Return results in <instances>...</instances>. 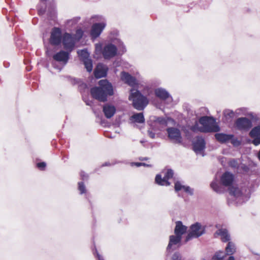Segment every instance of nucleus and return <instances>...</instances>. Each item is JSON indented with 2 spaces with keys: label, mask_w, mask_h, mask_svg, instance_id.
Segmentation results:
<instances>
[{
  "label": "nucleus",
  "mask_w": 260,
  "mask_h": 260,
  "mask_svg": "<svg viewBox=\"0 0 260 260\" xmlns=\"http://www.w3.org/2000/svg\"><path fill=\"white\" fill-rule=\"evenodd\" d=\"M228 260H235V257L232 255H230Z\"/></svg>",
  "instance_id": "53"
},
{
  "label": "nucleus",
  "mask_w": 260,
  "mask_h": 260,
  "mask_svg": "<svg viewBox=\"0 0 260 260\" xmlns=\"http://www.w3.org/2000/svg\"><path fill=\"white\" fill-rule=\"evenodd\" d=\"M70 53V52L67 50V51L60 50L54 54L52 56L53 59L55 61L60 63L61 66H57L55 63H53L52 64L53 67L58 70L59 72L61 71L63 67H64L69 61Z\"/></svg>",
  "instance_id": "5"
},
{
  "label": "nucleus",
  "mask_w": 260,
  "mask_h": 260,
  "mask_svg": "<svg viewBox=\"0 0 260 260\" xmlns=\"http://www.w3.org/2000/svg\"><path fill=\"white\" fill-rule=\"evenodd\" d=\"M131 120H134L136 123H143L145 122V118L143 113H137L134 114L130 118Z\"/></svg>",
  "instance_id": "25"
},
{
  "label": "nucleus",
  "mask_w": 260,
  "mask_h": 260,
  "mask_svg": "<svg viewBox=\"0 0 260 260\" xmlns=\"http://www.w3.org/2000/svg\"><path fill=\"white\" fill-rule=\"evenodd\" d=\"M210 186L212 189L217 193L221 194L224 192V189L221 185L218 184L216 179H215L211 182Z\"/></svg>",
  "instance_id": "22"
},
{
  "label": "nucleus",
  "mask_w": 260,
  "mask_h": 260,
  "mask_svg": "<svg viewBox=\"0 0 260 260\" xmlns=\"http://www.w3.org/2000/svg\"><path fill=\"white\" fill-rule=\"evenodd\" d=\"M84 64L85 68L88 72H91L93 69L92 60L91 59L89 58L82 61Z\"/></svg>",
  "instance_id": "28"
},
{
  "label": "nucleus",
  "mask_w": 260,
  "mask_h": 260,
  "mask_svg": "<svg viewBox=\"0 0 260 260\" xmlns=\"http://www.w3.org/2000/svg\"><path fill=\"white\" fill-rule=\"evenodd\" d=\"M117 47L112 43H109L104 47L102 54L106 59H109L115 56L117 54Z\"/></svg>",
  "instance_id": "8"
},
{
  "label": "nucleus",
  "mask_w": 260,
  "mask_h": 260,
  "mask_svg": "<svg viewBox=\"0 0 260 260\" xmlns=\"http://www.w3.org/2000/svg\"><path fill=\"white\" fill-rule=\"evenodd\" d=\"M226 254L223 251H219L216 252L213 256L212 260H223L226 257Z\"/></svg>",
  "instance_id": "30"
},
{
  "label": "nucleus",
  "mask_w": 260,
  "mask_h": 260,
  "mask_svg": "<svg viewBox=\"0 0 260 260\" xmlns=\"http://www.w3.org/2000/svg\"><path fill=\"white\" fill-rule=\"evenodd\" d=\"M169 179H165L163 183H162V184L161 185H165V186H169L170 185V182L169 181Z\"/></svg>",
  "instance_id": "48"
},
{
  "label": "nucleus",
  "mask_w": 260,
  "mask_h": 260,
  "mask_svg": "<svg viewBox=\"0 0 260 260\" xmlns=\"http://www.w3.org/2000/svg\"><path fill=\"white\" fill-rule=\"evenodd\" d=\"M98 85L91 88L90 92L91 96L99 102H107L108 97L114 94L112 84L107 79H104L99 81Z\"/></svg>",
  "instance_id": "1"
},
{
  "label": "nucleus",
  "mask_w": 260,
  "mask_h": 260,
  "mask_svg": "<svg viewBox=\"0 0 260 260\" xmlns=\"http://www.w3.org/2000/svg\"><path fill=\"white\" fill-rule=\"evenodd\" d=\"M236 128L239 131H248L252 126L251 121L247 117H240L235 122Z\"/></svg>",
  "instance_id": "10"
},
{
  "label": "nucleus",
  "mask_w": 260,
  "mask_h": 260,
  "mask_svg": "<svg viewBox=\"0 0 260 260\" xmlns=\"http://www.w3.org/2000/svg\"><path fill=\"white\" fill-rule=\"evenodd\" d=\"M206 228L197 222L190 226V232L186 237L185 241L187 242L193 238H199L205 233Z\"/></svg>",
  "instance_id": "6"
},
{
  "label": "nucleus",
  "mask_w": 260,
  "mask_h": 260,
  "mask_svg": "<svg viewBox=\"0 0 260 260\" xmlns=\"http://www.w3.org/2000/svg\"><path fill=\"white\" fill-rule=\"evenodd\" d=\"M165 179V178L164 177L162 178L161 177V175L157 174L155 176V181L156 183H157L158 185H161L162 184V183H163Z\"/></svg>",
  "instance_id": "36"
},
{
  "label": "nucleus",
  "mask_w": 260,
  "mask_h": 260,
  "mask_svg": "<svg viewBox=\"0 0 260 260\" xmlns=\"http://www.w3.org/2000/svg\"><path fill=\"white\" fill-rule=\"evenodd\" d=\"M78 189L80 191V193L81 194L86 192V187L83 182H78Z\"/></svg>",
  "instance_id": "33"
},
{
  "label": "nucleus",
  "mask_w": 260,
  "mask_h": 260,
  "mask_svg": "<svg viewBox=\"0 0 260 260\" xmlns=\"http://www.w3.org/2000/svg\"><path fill=\"white\" fill-rule=\"evenodd\" d=\"M99 47L100 49H102V46H101V45H100L99 46L98 44H96V46H95V47H96V50H98V49Z\"/></svg>",
  "instance_id": "54"
},
{
  "label": "nucleus",
  "mask_w": 260,
  "mask_h": 260,
  "mask_svg": "<svg viewBox=\"0 0 260 260\" xmlns=\"http://www.w3.org/2000/svg\"><path fill=\"white\" fill-rule=\"evenodd\" d=\"M250 137L260 136V124L253 127L249 132Z\"/></svg>",
  "instance_id": "29"
},
{
  "label": "nucleus",
  "mask_w": 260,
  "mask_h": 260,
  "mask_svg": "<svg viewBox=\"0 0 260 260\" xmlns=\"http://www.w3.org/2000/svg\"><path fill=\"white\" fill-rule=\"evenodd\" d=\"M121 79L125 83L131 87H134L138 85L136 78L127 72H122L121 73Z\"/></svg>",
  "instance_id": "13"
},
{
  "label": "nucleus",
  "mask_w": 260,
  "mask_h": 260,
  "mask_svg": "<svg viewBox=\"0 0 260 260\" xmlns=\"http://www.w3.org/2000/svg\"><path fill=\"white\" fill-rule=\"evenodd\" d=\"M80 176L83 180H86L88 178V175L84 171H81L80 173Z\"/></svg>",
  "instance_id": "46"
},
{
  "label": "nucleus",
  "mask_w": 260,
  "mask_h": 260,
  "mask_svg": "<svg viewBox=\"0 0 260 260\" xmlns=\"http://www.w3.org/2000/svg\"><path fill=\"white\" fill-rule=\"evenodd\" d=\"M84 32L81 28H79L76 30L75 35H73L76 41H79L82 38Z\"/></svg>",
  "instance_id": "31"
},
{
  "label": "nucleus",
  "mask_w": 260,
  "mask_h": 260,
  "mask_svg": "<svg viewBox=\"0 0 260 260\" xmlns=\"http://www.w3.org/2000/svg\"><path fill=\"white\" fill-rule=\"evenodd\" d=\"M229 165L232 168L238 169L239 168V164L237 160L234 158L230 160Z\"/></svg>",
  "instance_id": "32"
},
{
  "label": "nucleus",
  "mask_w": 260,
  "mask_h": 260,
  "mask_svg": "<svg viewBox=\"0 0 260 260\" xmlns=\"http://www.w3.org/2000/svg\"><path fill=\"white\" fill-rule=\"evenodd\" d=\"M239 168L242 171L245 173H247L249 171V167L244 164H241L240 166H239Z\"/></svg>",
  "instance_id": "44"
},
{
  "label": "nucleus",
  "mask_w": 260,
  "mask_h": 260,
  "mask_svg": "<svg viewBox=\"0 0 260 260\" xmlns=\"http://www.w3.org/2000/svg\"><path fill=\"white\" fill-rule=\"evenodd\" d=\"M71 82L73 85L78 84L79 90L81 88H86L87 85L85 83L82 82L80 79L78 78H72Z\"/></svg>",
  "instance_id": "27"
},
{
  "label": "nucleus",
  "mask_w": 260,
  "mask_h": 260,
  "mask_svg": "<svg viewBox=\"0 0 260 260\" xmlns=\"http://www.w3.org/2000/svg\"><path fill=\"white\" fill-rule=\"evenodd\" d=\"M182 237L178 235H171L169 237V242L167 247V251L169 252L172 248L173 246H180Z\"/></svg>",
  "instance_id": "16"
},
{
  "label": "nucleus",
  "mask_w": 260,
  "mask_h": 260,
  "mask_svg": "<svg viewBox=\"0 0 260 260\" xmlns=\"http://www.w3.org/2000/svg\"><path fill=\"white\" fill-rule=\"evenodd\" d=\"M149 158L147 157H139V159L141 161H143V160H148Z\"/></svg>",
  "instance_id": "50"
},
{
  "label": "nucleus",
  "mask_w": 260,
  "mask_h": 260,
  "mask_svg": "<svg viewBox=\"0 0 260 260\" xmlns=\"http://www.w3.org/2000/svg\"><path fill=\"white\" fill-rule=\"evenodd\" d=\"M131 166H136L137 167H140L141 166H145L147 167H151L152 166L151 165L147 164L144 162H133L131 163Z\"/></svg>",
  "instance_id": "35"
},
{
  "label": "nucleus",
  "mask_w": 260,
  "mask_h": 260,
  "mask_svg": "<svg viewBox=\"0 0 260 260\" xmlns=\"http://www.w3.org/2000/svg\"><path fill=\"white\" fill-rule=\"evenodd\" d=\"M174 175V171L171 169H167L166 172L165 174L164 177L165 179H170L173 177Z\"/></svg>",
  "instance_id": "34"
},
{
  "label": "nucleus",
  "mask_w": 260,
  "mask_h": 260,
  "mask_svg": "<svg viewBox=\"0 0 260 260\" xmlns=\"http://www.w3.org/2000/svg\"><path fill=\"white\" fill-rule=\"evenodd\" d=\"M106 26L104 22L95 23L91 26L90 35L91 39H95L98 38Z\"/></svg>",
  "instance_id": "12"
},
{
  "label": "nucleus",
  "mask_w": 260,
  "mask_h": 260,
  "mask_svg": "<svg viewBox=\"0 0 260 260\" xmlns=\"http://www.w3.org/2000/svg\"><path fill=\"white\" fill-rule=\"evenodd\" d=\"M108 70V68L106 65L99 63L94 70V75L97 79L105 77L107 75Z\"/></svg>",
  "instance_id": "14"
},
{
  "label": "nucleus",
  "mask_w": 260,
  "mask_h": 260,
  "mask_svg": "<svg viewBox=\"0 0 260 260\" xmlns=\"http://www.w3.org/2000/svg\"><path fill=\"white\" fill-rule=\"evenodd\" d=\"M187 228L184 225L181 221L176 222V226L174 229V233L175 235L181 236L186 233Z\"/></svg>",
  "instance_id": "19"
},
{
  "label": "nucleus",
  "mask_w": 260,
  "mask_h": 260,
  "mask_svg": "<svg viewBox=\"0 0 260 260\" xmlns=\"http://www.w3.org/2000/svg\"><path fill=\"white\" fill-rule=\"evenodd\" d=\"M215 139L221 143H224L229 141L233 137V134H226L224 133H216L215 135Z\"/></svg>",
  "instance_id": "20"
},
{
  "label": "nucleus",
  "mask_w": 260,
  "mask_h": 260,
  "mask_svg": "<svg viewBox=\"0 0 260 260\" xmlns=\"http://www.w3.org/2000/svg\"><path fill=\"white\" fill-rule=\"evenodd\" d=\"M77 53H78V55L80 56V60L82 61L84 60L90 58H89V53H88V52L86 49L79 50L77 51Z\"/></svg>",
  "instance_id": "26"
},
{
  "label": "nucleus",
  "mask_w": 260,
  "mask_h": 260,
  "mask_svg": "<svg viewBox=\"0 0 260 260\" xmlns=\"http://www.w3.org/2000/svg\"><path fill=\"white\" fill-rule=\"evenodd\" d=\"M148 136L152 139H154L155 137V134L150 130L148 131Z\"/></svg>",
  "instance_id": "47"
},
{
  "label": "nucleus",
  "mask_w": 260,
  "mask_h": 260,
  "mask_svg": "<svg viewBox=\"0 0 260 260\" xmlns=\"http://www.w3.org/2000/svg\"><path fill=\"white\" fill-rule=\"evenodd\" d=\"M45 10L44 9H40L39 10V14L40 15H43L45 13Z\"/></svg>",
  "instance_id": "51"
},
{
  "label": "nucleus",
  "mask_w": 260,
  "mask_h": 260,
  "mask_svg": "<svg viewBox=\"0 0 260 260\" xmlns=\"http://www.w3.org/2000/svg\"><path fill=\"white\" fill-rule=\"evenodd\" d=\"M181 255L179 252H175L172 255V260H181Z\"/></svg>",
  "instance_id": "43"
},
{
  "label": "nucleus",
  "mask_w": 260,
  "mask_h": 260,
  "mask_svg": "<svg viewBox=\"0 0 260 260\" xmlns=\"http://www.w3.org/2000/svg\"><path fill=\"white\" fill-rule=\"evenodd\" d=\"M62 42L63 48L71 52L74 48L76 41L72 35L66 32L63 36Z\"/></svg>",
  "instance_id": "9"
},
{
  "label": "nucleus",
  "mask_w": 260,
  "mask_h": 260,
  "mask_svg": "<svg viewBox=\"0 0 260 260\" xmlns=\"http://www.w3.org/2000/svg\"><path fill=\"white\" fill-rule=\"evenodd\" d=\"M155 95L162 100H165L170 96L169 93L165 89L158 88L155 90Z\"/></svg>",
  "instance_id": "21"
},
{
  "label": "nucleus",
  "mask_w": 260,
  "mask_h": 260,
  "mask_svg": "<svg viewBox=\"0 0 260 260\" xmlns=\"http://www.w3.org/2000/svg\"><path fill=\"white\" fill-rule=\"evenodd\" d=\"M257 157H258V158L259 159V160H260V149H259V151L257 154Z\"/></svg>",
  "instance_id": "56"
},
{
  "label": "nucleus",
  "mask_w": 260,
  "mask_h": 260,
  "mask_svg": "<svg viewBox=\"0 0 260 260\" xmlns=\"http://www.w3.org/2000/svg\"><path fill=\"white\" fill-rule=\"evenodd\" d=\"M62 40L61 31L59 28L54 27L51 32L49 42L51 45L57 46L60 44Z\"/></svg>",
  "instance_id": "11"
},
{
  "label": "nucleus",
  "mask_w": 260,
  "mask_h": 260,
  "mask_svg": "<svg viewBox=\"0 0 260 260\" xmlns=\"http://www.w3.org/2000/svg\"><path fill=\"white\" fill-rule=\"evenodd\" d=\"M193 150L196 152H201L205 149L206 142L202 137L198 136L196 140L192 143Z\"/></svg>",
  "instance_id": "15"
},
{
  "label": "nucleus",
  "mask_w": 260,
  "mask_h": 260,
  "mask_svg": "<svg viewBox=\"0 0 260 260\" xmlns=\"http://www.w3.org/2000/svg\"><path fill=\"white\" fill-rule=\"evenodd\" d=\"M80 19V17H78V18H76V19H75V20H76V21H78Z\"/></svg>",
  "instance_id": "57"
},
{
  "label": "nucleus",
  "mask_w": 260,
  "mask_h": 260,
  "mask_svg": "<svg viewBox=\"0 0 260 260\" xmlns=\"http://www.w3.org/2000/svg\"><path fill=\"white\" fill-rule=\"evenodd\" d=\"M236 251V248L235 244L231 241H229L225 248V253L226 255H233Z\"/></svg>",
  "instance_id": "23"
},
{
  "label": "nucleus",
  "mask_w": 260,
  "mask_h": 260,
  "mask_svg": "<svg viewBox=\"0 0 260 260\" xmlns=\"http://www.w3.org/2000/svg\"><path fill=\"white\" fill-rule=\"evenodd\" d=\"M169 138L174 143L181 144L182 138L179 129L174 127H168L166 129Z\"/></svg>",
  "instance_id": "7"
},
{
  "label": "nucleus",
  "mask_w": 260,
  "mask_h": 260,
  "mask_svg": "<svg viewBox=\"0 0 260 260\" xmlns=\"http://www.w3.org/2000/svg\"><path fill=\"white\" fill-rule=\"evenodd\" d=\"M253 138L252 143L255 146H258L260 144V136H256L255 137H251Z\"/></svg>",
  "instance_id": "42"
},
{
  "label": "nucleus",
  "mask_w": 260,
  "mask_h": 260,
  "mask_svg": "<svg viewBox=\"0 0 260 260\" xmlns=\"http://www.w3.org/2000/svg\"><path fill=\"white\" fill-rule=\"evenodd\" d=\"M231 143L234 146H238L241 145V141H239L238 138H235L234 135H233V137L230 139Z\"/></svg>",
  "instance_id": "38"
},
{
  "label": "nucleus",
  "mask_w": 260,
  "mask_h": 260,
  "mask_svg": "<svg viewBox=\"0 0 260 260\" xmlns=\"http://www.w3.org/2000/svg\"><path fill=\"white\" fill-rule=\"evenodd\" d=\"M216 235L221 237V240L222 242H227L230 241L231 236L227 229L221 228L218 229L214 233V237H216Z\"/></svg>",
  "instance_id": "17"
},
{
  "label": "nucleus",
  "mask_w": 260,
  "mask_h": 260,
  "mask_svg": "<svg viewBox=\"0 0 260 260\" xmlns=\"http://www.w3.org/2000/svg\"><path fill=\"white\" fill-rule=\"evenodd\" d=\"M199 122L203 125L202 127H198L197 125H194L191 127V130L194 132L198 130L204 133L217 132L220 131L219 126L214 124L215 119L213 117L202 116L200 118Z\"/></svg>",
  "instance_id": "2"
},
{
  "label": "nucleus",
  "mask_w": 260,
  "mask_h": 260,
  "mask_svg": "<svg viewBox=\"0 0 260 260\" xmlns=\"http://www.w3.org/2000/svg\"><path fill=\"white\" fill-rule=\"evenodd\" d=\"M185 185H182L180 181H176L175 183L174 189L176 192H178L184 188Z\"/></svg>",
  "instance_id": "37"
},
{
  "label": "nucleus",
  "mask_w": 260,
  "mask_h": 260,
  "mask_svg": "<svg viewBox=\"0 0 260 260\" xmlns=\"http://www.w3.org/2000/svg\"><path fill=\"white\" fill-rule=\"evenodd\" d=\"M129 100L132 101L134 108L138 110H143L149 103L148 98L138 90L132 89Z\"/></svg>",
  "instance_id": "4"
},
{
  "label": "nucleus",
  "mask_w": 260,
  "mask_h": 260,
  "mask_svg": "<svg viewBox=\"0 0 260 260\" xmlns=\"http://www.w3.org/2000/svg\"><path fill=\"white\" fill-rule=\"evenodd\" d=\"M96 257L99 260H104L103 257L98 253L96 249H95Z\"/></svg>",
  "instance_id": "49"
},
{
  "label": "nucleus",
  "mask_w": 260,
  "mask_h": 260,
  "mask_svg": "<svg viewBox=\"0 0 260 260\" xmlns=\"http://www.w3.org/2000/svg\"><path fill=\"white\" fill-rule=\"evenodd\" d=\"M118 48L120 52H122V54L125 53L126 51V49L123 42L121 41H119V44H118Z\"/></svg>",
  "instance_id": "40"
},
{
  "label": "nucleus",
  "mask_w": 260,
  "mask_h": 260,
  "mask_svg": "<svg viewBox=\"0 0 260 260\" xmlns=\"http://www.w3.org/2000/svg\"><path fill=\"white\" fill-rule=\"evenodd\" d=\"M110 165V164L109 162H106L105 163L103 164L102 166L105 167V166H109Z\"/></svg>",
  "instance_id": "52"
},
{
  "label": "nucleus",
  "mask_w": 260,
  "mask_h": 260,
  "mask_svg": "<svg viewBox=\"0 0 260 260\" xmlns=\"http://www.w3.org/2000/svg\"><path fill=\"white\" fill-rule=\"evenodd\" d=\"M86 104L88 106H91V102H90V101L86 102Z\"/></svg>",
  "instance_id": "55"
},
{
  "label": "nucleus",
  "mask_w": 260,
  "mask_h": 260,
  "mask_svg": "<svg viewBox=\"0 0 260 260\" xmlns=\"http://www.w3.org/2000/svg\"><path fill=\"white\" fill-rule=\"evenodd\" d=\"M156 122L159 123L160 124L167 125L168 124L167 120L162 117H158L156 120Z\"/></svg>",
  "instance_id": "39"
},
{
  "label": "nucleus",
  "mask_w": 260,
  "mask_h": 260,
  "mask_svg": "<svg viewBox=\"0 0 260 260\" xmlns=\"http://www.w3.org/2000/svg\"><path fill=\"white\" fill-rule=\"evenodd\" d=\"M184 191L190 196L193 194V189L190 188L189 186H184L183 188Z\"/></svg>",
  "instance_id": "41"
},
{
  "label": "nucleus",
  "mask_w": 260,
  "mask_h": 260,
  "mask_svg": "<svg viewBox=\"0 0 260 260\" xmlns=\"http://www.w3.org/2000/svg\"><path fill=\"white\" fill-rule=\"evenodd\" d=\"M234 180V175L229 172H224L220 177L221 185L229 187L230 194L235 198H238L241 196L242 191L238 187L233 186Z\"/></svg>",
  "instance_id": "3"
},
{
  "label": "nucleus",
  "mask_w": 260,
  "mask_h": 260,
  "mask_svg": "<svg viewBox=\"0 0 260 260\" xmlns=\"http://www.w3.org/2000/svg\"><path fill=\"white\" fill-rule=\"evenodd\" d=\"M103 111L105 117L109 119L113 117L115 113L116 108L113 105L106 104L103 106Z\"/></svg>",
  "instance_id": "18"
},
{
  "label": "nucleus",
  "mask_w": 260,
  "mask_h": 260,
  "mask_svg": "<svg viewBox=\"0 0 260 260\" xmlns=\"http://www.w3.org/2000/svg\"><path fill=\"white\" fill-rule=\"evenodd\" d=\"M224 120L227 122H231L235 116V112L230 109H225L223 111Z\"/></svg>",
  "instance_id": "24"
},
{
  "label": "nucleus",
  "mask_w": 260,
  "mask_h": 260,
  "mask_svg": "<svg viewBox=\"0 0 260 260\" xmlns=\"http://www.w3.org/2000/svg\"><path fill=\"white\" fill-rule=\"evenodd\" d=\"M38 168L41 170H44L46 167V164L45 162H38L37 165Z\"/></svg>",
  "instance_id": "45"
}]
</instances>
